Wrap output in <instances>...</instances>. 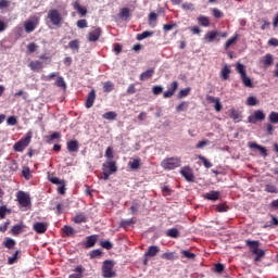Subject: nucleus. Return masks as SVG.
<instances>
[{
  "label": "nucleus",
  "mask_w": 278,
  "mask_h": 278,
  "mask_svg": "<svg viewBox=\"0 0 278 278\" xmlns=\"http://www.w3.org/2000/svg\"><path fill=\"white\" fill-rule=\"evenodd\" d=\"M33 136H34V134L31 131H28L25 137H23L17 142L14 143L13 149L17 153H23L25 151V149H27V147H29Z\"/></svg>",
  "instance_id": "obj_1"
},
{
  "label": "nucleus",
  "mask_w": 278,
  "mask_h": 278,
  "mask_svg": "<svg viewBox=\"0 0 278 278\" xmlns=\"http://www.w3.org/2000/svg\"><path fill=\"white\" fill-rule=\"evenodd\" d=\"M161 166L164 170H175V168L181 166V159L175 156L167 157L161 162Z\"/></svg>",
  "instance_id": "obj_2"
},
{
  "label": "nucleus",
  "mask_w": 278,
  "mask_h": 278,
  "mask_svg": "<svg viewBox=\"0 0 278 278\" xmlns=\"http://www.w3.org/2000/svg\"><path fill=\"white\" fill-rule=\"evenodd\" d=\"M114 261L106 260L102 264V277L104 278H114L116 277V271L114 270L115 266Z\"/></svg>",
  "instance_id": "obj_3"
},
{
  "label": "nucleus",
  "mask_w": 278,
  "mask_h": 278,
  "mask_svg": "<svg viewBox=\"0 0 278 278\" xmlns=\"http://www.w3.org/2000/svg\"><path fill=\"white\" fill-rule=\"evenodd\" d=\"M48 18L54 27H62V22L64 18L58 9H51L48 11Z\"/></svg>",
  "instance_id": "obj_4"
},
{
  "label": "nucleus",
  "mask_w": 278,
  "mask_h": 278,
  "mask_svg": "<svg viewBox=\"0 0 278 278\" xmlns=\"http://www.w3.org/2000/svg\"><path fill=\"white\" fill-rule=\"evenodd\" d=\"M237 73H239L241 81L245 88H253V80L247 76V70L242 63L237 64Z\"/></svg>",
  "instance_id": "obj_5"
},
{
  "label": "nucleus",
  "mask_w": 278,
  "mask_h": 278,
  "mask_svg": "<svg viewBox=\"0 0 278 278\" xmlns=\"http://www.w3.org/2000/svg\"><path fill=\"white\" fill-rule=\"evenodd\" d=\"M103 34V30L101 27H93L88 34H87V40L88 42H97L99 38H101V35Z\"/></svg>",
  "instance_id": "obj_6"
},
{
  "label": "nucleus",
  "mask_w": 278,
  "mask_h": 278,
  "mask_svg": "<svg viewBox=\"0 0 278 278\" xmlns=\"http://www.w3.org/2000/svg\"><path fill=\"white\" fill-rule=\"evenodd\" d=\"M16 197L21 207H29V205H31V200L29 195L24 191H18Z\"/></svg>",
  "instance_id": "obj_7"
},
{
  "label": "nucleus",
  "mask_w": 278,
  "mask_h": 278,
  "mask_svg": "<svg viewBox=\"0 0 278 278\" xmlns=\"http://www.w3.org/2000/svg\"><path fill=\"white\" fill-rule=\"evenodd\" d=\"M102 170L109 172L111 175H114V173H118V166L116 165V161H105L102 164Z\"/></svg>",
  "instance_id": "obj_8"
},
{
  "label": "nucleus",
  "mask_w": 278,
  "mask_h": 278,
  "mask_svg": "<svg viewBox=\"0 0 278 278\" xmlns=\"http://www.w3.org/2000/svg\"><path fill=\"white\" fill-rule=\"evenodd\" d=\"M39 18L37 16L34 17V21H26L24 22V28L26 34H31V31H35L38 27Z\"/></svg>",
  "instance_id": "obj_9"
},
{
  "label": "nucleus",
  "mask_w": 278,
  "mask_h": 278,
  "mask_svg": "<svg viewBox=\"0 0 278 278\" xmlns=\"http://www.w3.org/2000/svg\"><path fill=\"white\" fill-rule=\"evenodd\" d=\"M249 123H257V121H266V114H264V111L257 110L254 112L253 115H250L248 117Z\"/></svg>",
  "instance_id": "obj_10"
},
{
  "label": "nucleus",
  "mask_w": 278,
  "mask_h": 278,
  "mask_svg": "<svg viewBox=\"0 0 278 278\" xmlns=\"http://www.w3.org/2000/svg\"><path fill=\"white\" fill-rule=\"evenodd\" d=\"M180 175L185 177L187 181H194V173L190 166H184L180 168Z\"/></svg>",
  "instance_id": "obj_11"
},
{
  "label": "nucleus",
  "mask_w": 278,
  "mask_h": 278,
  "mask_svg": "<svg viewBox=\"0 0 278 278\" xmlns=\"http://www.w3.org/2000/svg\"><path fill=\"white\" fill-rule=\"evenodd\" d=\"M97 240H99L98 235H91L86 238V241L83 242L84 249H92L94 244H97Z\"/></svg>",
  "instance_id": "obj_12"
},
{
  "label": "nucleus",
  "mask_w": 278,
  "mask_h": 278,
  "mask_svg": "<svg viewBox=\"0 0 278 278\" xmlns=\"http://www.w3.org/2000/svg\"><path fill=\"white\" fill-rule=\"evenodd\" d=\"M177 88H179V83L175 80L169 85L168 90L164 91L163 93L164 99H170V97H173L175 92H177Z\"/></svg>",
  "instance_id": "obj_13"
},
{
  "label": "nucleus",
  "mask_w": 278,
  "mask_h": 278,
  "mask_svg": "<svg viewBox=\"0 0 278 278\" xmlns=\"http://www.w3.org/2000/svg\"><path fill=\"white\" fill-rule=\"evenodd\" d=\"M34 231L36 233H47V229H49V224L45 222H37L33 226Z\"/></svg>",
  "instance_id": "obj_14"
},
{
  "label": "nucleus",
  "mask_w": 278,
  "mask_h": 278,
  "mask_svg": "<svg viewBox=\"0 0 278 278\" xmlns=\"http://www.w3.org/2000/svg\"><path fill=\"white\" fill-rule=\"evenodd\" d=\"M97 100V91H94V89H92L86 99V103L85 106L87 108V110H90V108H92V105H94V101Z\"/></svg>",
  "instance_id": "obj_15"
},
{
  "label": "nucleus",
  "mask_w": 278,
  "mask_h": 278,
  "mask_svg": "<svg viewBox=\"0 0 278 278\" xmlns=\"http://www.w3.org/2000/svg\"><path fill=\"white\" fill-rule=\"evenodd\" d=\"M28 67L34 73H40L42 68H45V63H42L41 61H30Z\"/></svg>",
  "instance_id": "obj_16"
},
{
  "label": "nucleus",
  "mask_w": 278,
  "mask_h": 278,
  "mask_svg": "<svg viewBox=\"0 0 278 278\" xmlns=\"http://www.w3.org/2000/svg\"><path fill=\"white\" fill-rule=\"evenodd\" d=\"M248 147H249V149H257V151H260V153L263 157H268V151L266 150L265 147H262V146L257 144L256 142H249Z\"/></svg>",
  "instance_id": "obj_17"
},
{
  "label": "nucleus",
  "mask_w": 278,
  "mask_h": 278,
  "mask_svg": "<svg viewBox=\"0 0 278 278\" xmlns=\"http://www.w3.org/2000/svg\"><path fill=\"white\" fill-rule=\"evenodd\" d=\"M245 247H248L252 254L257 253L260 250V241L245 240Z\"/></svg>",
  "instance_id": "obj_18"
},
{
  "label": "nucleus",
  "mask_w": 278,
  "mask_h": 278,
  "mask_svg": "<svg viewBox=\"0 0 278 278\" xmlns=\"http://www.w3.org/2000/svg\"><path fill=\"white\" fill-rule=\"evenodd\" d=\"M206 101H208V103H214L215 110L217 112H220V110H223V104H220V98H216L214 96H206Z\"/></svg>",
  "instance_id": "obj_19"
},
{
  "label": "nucleus",
  "mask_w": 278,
  "mask_h": 278,
  "mask_svg": "<svg viewBox=\"0 0 278 278\" xmlns=\"http://www.w3.org/2000/svg\"><path fill=\"white\" fill-rule=\"evenodd\" d=\"M66 147L70 153H77V151H79V141L70 140L67 141Z\"/></svg>",
  "instance_id": "obj_20"
},
{
  "label": "nucleus",
  "mask_w": 278,
  "mask_h": 278,
  "mask_svg": "<svg viewBox=\"0 0 278 278\" xmlns=\"http://www.w3.org/2000/svg\"><path fill=\"white\" fill-rule=\"evenodd\" d=\"M206 201H218L220 199V191H210L204 194Z\"/></svg>",
  "instance_id": "obj_21"
},
{
  "label": "nucleus",
  "mask_w": 278,
  "mask_h": 278,
  "mask_svg": "<svg viewBox=\"0 0 278 278\" xmlns=\"http://www.w3.org/2000/svg\"><path fill=\"white\" fill-rule=\"evenodd\" d=\"M160 253V247L157 245H150L148 251L144 253V257H155Z\"/></svg>",
  "instance_id": "obj_22"
},
{
  "label": "nucleus",
  "mask_w": 278,
  "mask_h": 278,
  "mask_svg": "<svg viewBox=\"0 0 278 278\" xmlns=\"http://www.w3.org/2000/svg\"><path fill=\"white\" fill-rule=\"evenodd\" d=\"M218 31L217 30H211V31H207L205 35H204V40L206 42H214L217 38H218Z\"/></svg>",
  "instance_id": "obj_23"
},
{
  "label": "nucleus",
  "mask_w": 278,
  "mask_h": 278,
  "mask_svg": "<svg viewBox=\"0 0 278 278\" xmlns=\"http://www.w3.org/2000/svg\"><path fill=\"white\" fill-rule=\"evenodd\" d=\"M155 75V68H150L143 73L140 74V81H147V79H151Z\"/></svg>",
  "instance_id": "obj_24"
},
{
  "label": "nucleus",
  "mask_w": 278,
  "mask_h": 278,
  "mask_svg": "<svg viewBox=\"0 0 278 278\" xmlns=\"http://www.w3.org/2000/svg\"><path fill=\"white\" fill-rule=\"evenodd\" d=\"M220 78L223 81H227L229 79V75H231V68L228 65H225L220 71Z\"/></svg>",
  "instance_id": "obj_25"
},
{
  "label": "nucleus",
  "mask_w": 278,
  "mask_h": 278,
  "mask_svg": "<svg viewBox=\"0 0 278 278\" xmlns=\"http://www.w3.org/2000/svg\"><path fill=\"white\" fill-rule=\"evenodd\" d=\"M73 223H75L76 225H81V223H86L88 220V218L86 217V214L84 213H78L76 214V216H74L72 218Z\"/></svg>",
  "instance_id": "obj_26"
},
{
  "label": "nucleus",
  "mask_w": 278,
  "mask_h": 278,
  "mask_svg": "<svg viewBox=\"0 0 278 278\" xmlns=\"http://www.w3.org/2000/svg\"><path fill=\"white\" fill-rule=\"evenodd\" d=\"M273 62H274V59H273V54L270 53H267L263 60H262V64L265 66V67H268V66H273Z\"/></svg>",
  "instance_id": "obj_27"
},
{
  "label": "nucleus",
  "mask_w": 278,
  "mask_h": 278,
  "mask_svg": "<svg viewBox=\"0 0 278 278\" xmlns=\"http://www.w3.org/2000/svg\"><path fill=\"white\" fill-rule=\"evenodd\" d=\"M198 23L201 25V27H210V17L205 15H200L198 17Z\"/></svg>",
  "instance_id": "obj_28"
},
{
  "label": "nucleus",
  "mask_w": 278,
  "mask_h": 278,
  "mask_svg": "<svg viewBox=\"0 0 278 278\" xmlns=\"http://www.w3.org/2000/svg\"><path fill=\"white\" fill-rule=\"evenodd\" d=\"M161 260L173 262V260H178V256H176L175 252H165L161 255Z\"/></svg>",
  "instance_id": "obj_29"
},
{
  "label": "nucleus",
  "mask_w": 278,
  "mask_h": 278,
  "mask_svg": "<svg viewBox=\"0 0 278 278\" xmlns=\"http://www.w3.org/2000/svg\"><path fill=\"white\" fill-rule=\"evenodd\" d=\"M54 86H56V88H62V90H66V80H64V77L59 76L56 77Z\"/></svg>",
  "instance_id": "obj_30"
},
{
  "label": "nucleus",
  "mask_w": 278,
  "mask_h": 278,
  "mask_svg": "<svg viewBox=\"0 0 278 278\" xmlns=\"http://www.w3.org/2000/svg\"><path fill=\"white\" fill-rule=\"evenodd\" d=\"M20 258H21V250H17L14 252L12 256L8 258V264L10 265L16 264V261H18Z\"/></svg>",
  "instance_id": "obj_31"
},
{
  "label": "nucleus",
  "mask_w": 278,
  "mask_h": 278,
  "mask_svg": "<svg viewBox=\"0 0 278 278\" xmlns=\"http://www.w3.org/2000/svg\"><path fill=\"white\" fill-rule=\"evenodd\" d=\"M60 73L52 72L49 75H41V81H52L55 77H59Z\"/></svg>",
  "instance_id": "obj_32"
},
{
  "label": "nucleus",
  "mask_w": 278,
  "mask_h": 278,
  "mask_svg": "<svg viewBox=\"0 0 278 278\" xmlns=\"http://www.w3.org/2000/svg\"><path fill=\"white\" fill-rule=\"evenodd\" d=\"M116 116H118L116 112L109 111L102 115V118H104L105 121H116Z\"/></svg>",
  "instance_id": "obj_33"
},
{
  "label": "nucleus",
  "mask_w": 278,
  "mask_h": 278,
  "mask_svg": "<svg viewBox=\"0 0 278 278\" xmlns=\"http://www.w3.org/2000/svg\"><path fill=\"white\" fill-rule=\"evenodd\" d=\"M119 18H129L131 16L129 8H122L118 13Z\"/></svg>",
  "instance_id": "obj_34"
},
{
  "label": "nucleus",
  "mask_w": 278,
  "mask_h": 278,
  "mask_svg": "<svg viewBox=\"0 0 278 278\" xmlns=\"http://www.w3.org/2000/svg\"><path fill=\"white\" fill-rule=\"evenodd\" d=\"M3 245L5 249H14V247H16V241L12 238H5Z\"/></svg>",
  "instance_id": "obj_35"
},
{
  "label": "nucleus",
  "mask_w": 278,
  "mask_h": 278,
  "mask_svg": "<svg viewBox=\"0 0 278 278\" xmlns=\"http://www.w3.org/2000/svg\"><path fill=\"white\" fill-rule=\"evenodd\" d=\"M253 255H255L254 262H262V257L266 255V251L258 249V251L254 252Z\"/></svg>",
  "instance_id": "obj_36"
},
{
  "label": "nucleus",
  "mask_w": 278,
  "mask_h": 278,
  "mask_svg": "<svg viewBox=\"0 0 278 278\" xmlns=\"http://www.w3.org/2000/svg\"><path fill=\"white\" fill-rule=\"evenodd\" d=\"M104 156L106 157V161H113L114 160V148L108 147L105 150Z\"/></svg>",
  "instance_id": "obj_37"
},
{
  "label": "nucleus",
  "mask_w": 278,
  "mask_h": 278,
  "mask_svg": "<svg viewBox=\"0 0 278 278\" xmlns=\"http://www.w3.org/2000/svg\"><path fill=\"white\" fill-rule=\"evenodd\" d=\"M148 21H149V25H150L151 27H154L155 24H153V23H156V22H157V13L151 12V13L149 14Z\"/></svg>",
  "instance_id": "obj_38"
},
{
  "label": "nucleus",
  "mask_w": 278,
  "mask_h": 278,
  "mask_svg": "<svg viewBox=\"0 0 278 278\" xmlns=\"http://www.w3.org/2000/svg\"><path fill=\"white\" fill-rule=\"evenodd\" d=\"M23 232V225H15L11 229L12 236H18Z\"/></svg>",
  "instance_id": "obj_39"
},
{
  "label": "nucleus",
  "mask_w": 278,
  "mask_h": 278,
  "mask_svg": "<svg viewBox=\"0 0 278 278\" xmlns=\"http://www.w3.org/2000/svg\"><path fill=\"white\" fill-rule=\"evenodd\" d=\"M166 236L168 238H179V230L177 228L168 229Z\"/></svg>",
  "instance_id": "obj_40"
},
{
  "label": "nucleus",
  "mask_w": 278,
  "mask_h": 278,
  "mask_svg": "<svg viewBox=\"0 0 278 278\" xmlns=\"http://www.w3.org/2000/svg\"><path fill=\"white\" fill-rule=\"evenodd\" d=\"M211 12H212L214 18H223L225 16V13H223V11H220L219 9H216V8L211 9Z\"/></svg>",
  "instance_id": "obj_41"
},
{
  "label": "nucleus",
  "mask_w": 278,
  "mask_h": 278,
  "mask_svg": "<svg viewBox=\"0 0 278 278\" xmlns=\"http://www.w3.org/2000/svg\"><path fill=\"white\" fill-rule=\"evenodd\" d=\"M5 214H12V210L8 208L5 205L0 206V218H5Z\"/></svg>",
  "instance_id": "obj_42"
},
{
  "label": "nucleus",
  "mask_w": 278,
  "mask_h": 278,
  "mask_svg": "<svg viewBox=\"0 0 278 278\" xmlns=\"http://www.w3.org/2000/svg\"><path fill=\"white\" fill-rule=\"evenodd\" d=\"M269 123L277 125L278 124V113L273 111L268 116Z\"/></svg>",
  "instance_id": "obj_43"
},
{
  "label": "nucleus",
  "mask_w": 278,
  "mask_h": 278,
  "mask_svg": "<svg viewBox=\"0 0 278 278\" xmlns=\"http://www.w3.org/2000/svg\"><path fill=\"white\" fill-rule=\"evenodd\" d=\"M112 90H114V83L105 81L103 84V92H112Z\"/></svg>",
  "instance_id": "obj_44"
},
{
  "label": "nucleus",
  "mask_w": 278,
  "mask_h": 278,
  "mask_svg": "<svg viewBox=\"0 0 278 278\" xmlns=\"http://www.w3.org/2000/svg\"><path fill=\"white\" fill-rule=\"evenodd\" d=\"M229 116L232 118V121H238L240 118V112L236 109H230Z\"/></svg>",
  "instance_id": "obj_45"
},
{
  "label": "nucleus",
  "mask_w": 278,
  "mask_h": 278,
  "mask_svg": "<svg viewBox=\"0 0 278 278\" xmlns=\"http://www.w3.org/2000/svg\"><path fill=\"white\" fill-rule=\"evenodd\" d=\"M68 47L73 51H79V40L78 39H74V40L70 41L68 42Z\"/></svg>",
  "instance_id": "obj_46"
},
{
  "label": "nucleus",
  "mask_w": 278,
  "mask_h": 278,
  "mask_svg": "<svg viewBox=\"0 0 278 278\" xmlns=\"http://www.w3.org/2000/svg\"><path fill=\"white\" fill-rule=\"evenodd\" d=\"M150 36H153V31L146 30L137 35V40H144V38H150Z\"/></svg>",
  "instance_id": "obj_47"
},
{
  "label": "nucleus",
  "mask_w": 278,
  "mask_h": 278,
  "mask_svg": "<svg viewBox=\"0 0 278 278\" xmlns=\"http://www.w3.org/2000/svg\"><path fill=\"white\" fill-rule=\"evenodd\" d=\"M188 102H181L179 105L176 106V112H188Z\"/></svg>",
  "instance_id": "obj_48"
},
{
  "label": "nucleus",
  "mask_w": 278,
  "mask_h": 278,
  "mask_svg": "<svg viewBox=\"0 0 278 278\" xmlns=\"http://www.w3.org/2000/svg\"><path fill=\"white\" fill-rule=\"evenodd\" d=\"M134 219H123L121 223H119V227H123L124 229H127V227H131V225H134Z\"/></svg>",
  "instance_id": "obj_49"
},
{
  "label": "nucleus",
  "mask_w": 278,
  "mask_h": 278,
  "mask_svg": "<svg viewBox=\"0 0 278 278\" xmlns=\"http://www.w3.org/2000/svg\"><path fill=\"white\" fill-rule=\"evenodd\" d=\"M63 232L71 237V236H75V228L74 227H71V226H64L63 227Z\"/></svg>",
  "instance_id": "obj_50"
},
{
  "label": "nucleus",
  "mask_w": 278,
  "mask_h": 278,
  "mask_svg": "<svg viewBox=\"0 0 278 278\" xmlns=\"http://www.w3.org/2000/svg\"><path fill=\"white\" fill-rule=\"evenodd\" d=\"M128 166H130L132 170H138V168H140V160L135 159L132 162L128 163Z\"/></svg>",
  "instance_id": "obj_51"
},
{
  "label": "nucleus",
  "mask_w": 278,
  "mask_h": 278,
  "mask_svg": "<svg viewBox=\"0 0 278 278\" xmlns=\"http://www.w3.org/2000/svg\"><path fill=\"white\" fill-rule=\"evenodd\" d=\"M181 255H182V257H187V260H194V257H197V254H194L190 251H187V250H182Z\"/></svg>",
  "instance_id": "obj_52"
},
{
  "label": "nucleus",
  "mask_w": 278,
  "mask_h": 278,
  "mask_svg": "<svg viewBox=\"0 0 278 278\" xmlns=\"http://www.w3.org/2000/svg\"><path fill=\"white\" fill-rule=\"evenodd\" d=\"M49 181H51V184H54L55 186H61V184H64V180H60V178L55 177V176H48Z\"/></svg>",
  "instance_id": "obj_53"
},
{
  "label": "nucleus",
  "mask_w": 278,
  "mask_h": 278,
  "mask_svg": "<svg viewBox=\"0 0 278 278\" xmlns=\"http://www.w3.org/2000/svg\"><path fill=\"white\" fill-rule=\"evenodd\" d=\"M90 258L94 260L97 257H101V255H103V252L100 249L93 250L89 253Z\"/></svg>",
  "instance_id": "obj_54"
},
{
  "label": "nucleus",
  "mask_w": 278,
  "mask_h": 278,
  "mask_svg": "<svg viewBox=\"0 0 278 278\" xmlns=\"http://www.w3.org/2000/svg\"><path fill=\"white\" fill-rule=\"evenodd\" d=\"M199 160L202 162V164L206 167V168H212L213 164L212 162H210V160H207L205 156L200 155Z\"/></svg>",
  "instance_id": "obj_55"
},
{
  "label": "nucleus",
  "mask_w": 278,
  "mask_h": 278,
  "mask_svg": "<svg viewBox=\"0 0 278 278\" xmlns=\"http://www.w3.org/2000/svg\"><path fill=\"white\" fill-rule=\"evenodd\" d=\"M22 175L24 178L27 179V181H29V179H31V170L29 169V167H24L22 170Z\"/></svg>",
  "instance_id": "obj_56"
},
{
  "label": "nucleus",
  "mask_w": 278,
  "mask_h": 278,
  "mask_svg": "<svg viewBox=\"0 0 278 278\" xmlns=\"http://www.w3.org/2000/svg\"><path fill=\"white\" fill-rule=\"evenodd\" d=\"M101 247L102 249H106V251H112V249L114 248V244L110 241H101Z\"/></svg>",
  "instance_id": "obj_57"
},
{
  "label": "nucleus",
  "mask_w": 278,
  "mask_h": 278,
  "mask_svg": "<svg viewBox=\"0 0 278 278\" xmlns=\"http://www.w3.org/2000/svg\"><path fill=\"white\" fill-rule=\"evenodd\" d=\"M265 192H270L271 194H277V187L275 185H266Z\"/></svg>",
  "instance_id": "obj_58"
},
{
  "label": "nucleus",
  "mask_w": 278,
  "mask_h": 278,
  "mask_svg": "<svg viewBox=\"0 0 278 278\" xmlns=\"http://www.w3.org/2000/svg\"><path fill=\"white\" fill-rule=\"evenodd\" d=\"M236 40H238V35L231 37L230 39H228L225 43V49H229V47H231V45H236Z\"/></svg>",
  "instance_id": "obj_59"
},
{
  "label": "nucleus",
  "mask_w": 278,
  "mask_h": 278,
  "mask_svg": "<svg viewBox=\"0 0 278 278\" xmlns=\"http://www.w3.org/2000/svg\"><path fill=\"white\" fill-rule=\"evenodd\" d=\"M78 29H86L88 27V21L87 20H78L76 23Z\"/></svg>",
  "instance_id": "obj_60"
},
{
  "label": "nucleus",
  "mask_w": 278,
  "mask_h": 278,
  "mask_svg": "<svg viewBox=\"0 0 278 278\" xmlns=\"http://www.w3.org/2000/svg\"><path fill=\"white\" fill-rule=\"evenodd\" d=\"M188 94H190V88H185V89L179 91L178 98L179 99H185V97H188Z\"/></svg>",
  "instance_id": "obj_61"
},
{
  "label": "nucleus",
  "mask_w": 278,
  "mask_h": 278,
  "mask_svg": "<svg viewBox=\"0 0 278 278\" xmlns=\"http://www.w3.org/2000/svg\"><path fill=\"white\" fill-rule=\"evenodd\" d=\"M27 51H29L30 53H36V51H38V45H36L35 42L28 43Z\"/></svg>",
  "instance_id": "obj_62"
},
{
  "label": "nucleus",
  "mask_w": 278,
  "mask_h": 278,
  "mask_svg": "<svg viewBox=\"0 0 278 278\" xmlns=\"http://www.w3.org/2000/svg\"><path fill=\"white\" fill-rule=\"evenodd\" d=\"M229 210V206L227 204L222 203L216 206V212H227Z\"/></svg>",
  "instance_id": "obj_63"
},
{
  "label": "nucleus",
  "mask_w": 278,
  "mask_h": 278,
  "mask_svg": "<svg viewBox=\"0 0 278 278\" xmlns=\"http://www.w3.org/2000/svg\"><path fill=\"white\" fill-rule=\"evenodd\" d=\"M256 104H257V98H255V97H249V98L247 99V105L253 106V105H256Z\"/></svg>",
  "instance_id": "obj_64"
}]
</instances>
